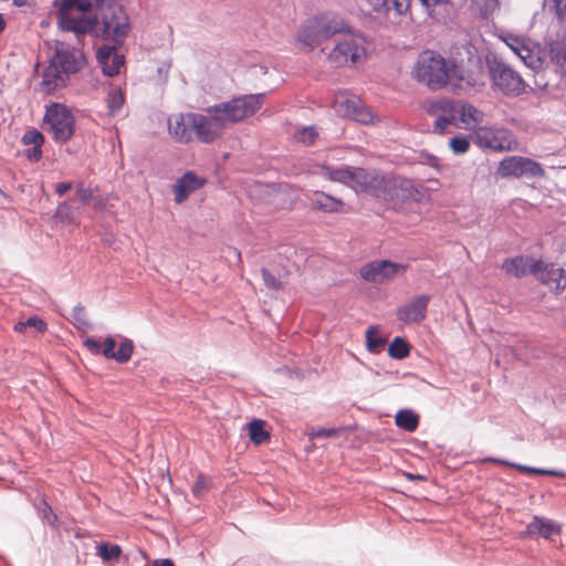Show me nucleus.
<instances>
[{
  "mask_svg": "<svg viewBox=\"0 0 566 566\" xmlns=\"http://www.w3.org/2000/svg\"><path fill=\"white\" fill-rule=\"evenodd\" d=\"M411 75L431 90H439L447 85L454 86L462 80L461 69L433 51H423L419 55Z\"/></svg>",
  "mask_w": 566,
  "mask_h": 566,
  "instance_id": "nucleus-1",
  "label": "nucleus"
},
{
  "mask_svg": "<svg viewBox=\"0 0 566 566\" xmlns=\"http://www.w3.org/2000/svg\"><path fill=\"white\" fill-rule=\"evenodd\" d=\"M348 30V23L338 14L322 12L305 20L295 33V45L310 53L324 41Z\"/></svg>",
  "mask_w": 566,
  "mask_h": 566,
  "instance_id": "nucleus-2",
  "label": "nucleus"
},
{
  "mask_svg": "<svg viewBox=\"0 0 566 566\" xmlns=\"http://www.w3.org/2000/svg\"><path fill=\"white\" fill-rule=\"evenodd\" d=\"M207 116L191 114V126L197 140L209 144L216 140L228 124H234L255 115L259 108H206Z\"/></svg>",
  "mask_w": 566,
  "mask_h": 566,
  "instance_id": "nucleus-3",
  "label": "nucleus"
},
{
  "mask_svg": "<svg viewBox=\"0 0 566 566\" xmlns=\"http://www.w3.org/2000/svg\"><path fill=\"white\" fill-rule=\"evenodd\" d=\"M338 38L331 50L321 49L326 62L333 67H353L367 60V39L359 32L348 30L337 34Z\"/></svg>",
  "mask_w": 566,
  "mask_h": 566,
  "instance_id": "nucleus-4",
  "label": "nucleus"
},
{
  "mask_svg": "<svg viewBox=\"0 0 566 566\" xmlns=\"http://www.w3.org/2000/svg\"><path fill=\"white\" fill-rule=\"evenodd\" d=\"M104 0H53L57 12V25L64 32H73L78 39L94 29V21L87 17L99 8Z\"/></svg>",
  "mask_w": 566,
  "mask_h": 566,
  "instance_id": "nucleus-5",
  "label": "nucleus"
},
{
  "mask_svg": "<svg viewBox=\"0 0 566 566\" xmlns=\"http://www.w3.org/2000/svg\"><path fill=\"white\" fill-rule=\"evenodd\" d=\"M93 21L94 29L90 30L88 33L92 32L117 44L125 40L130 29L129 18L124 8L118 3H109L103 8L101 21L96 18Z\"/></svg>",
  "mask_w": 566,
  "mask_h": 566,
  "instance_id": "nucleus-6",
  "label": "nucleus"
},
{
  "mask_svg": "<svg viewBox=\"0 0 566 566\" xmlns=\"http://www.w3.org/2000/svg\"><path fill=\"white\" fill-rule=\"evenodd\" d=\"M43 124L56 144H65L75 134V117L71 108H45Z\"/></svg>",
  "mask_w": 566,
  "mask_h": 566,
  "instance_id": "nucleus-7",
  "label": "nucleus"
},
{
  "mask_svg": "<svg viewBox=\"0 0 566 566\" xmlns=\"http://www.w3.org/2000/svg\"><path fill=\"white\" fill-rule=\"evenodd\" d=\"M497 174L504 178H542L545 170L541 163L523 156H507L503 158L497 167Z\"/></svg>",
  "mask_w": 566,
  "mask_h": 566,
  "instance_id": "nucleus-8",
  "label": "nucleus"
},
{
  "mask_svg": "<svg viewBox=\"0 0 566 566\" xmlns=\"http://www.w3.org/2000/svg\"><path fill=\"white\" fill-rule=\"evenodd\" d=\"M391 175L376 169L358 167L353 190L376 199L384 200Z\"/></svg>",
  "mask_w": 566,
  "mask_h": 566,
  "instance_id": "nucleus-9",
  "label": "nucleus"
},
{
  "mask_svg": "<svg viewBox=\"0 0 566 566\" xmlns=\"http://www.w3.org/2000/svg\"><path fill=\"white\" fill-rule=\"evenodd\" d=\"M422 198V189L417 187L411 179L391 175L384 200L391 202L397 209L398 205L408 201L420 202Z\"/></svg>",
  "mask_w": 566,
  "mask_h": 566,
  "instance_id": "nucleus-10",
  "label": "nucleus"
},
{
  "mask_svg": "<svg viewBox=\"0 0 566 566\" xmlns=\"http://www.w3.org/2000/svg\"><path fill=\"white\" fill-rule=\"evenodd\" d=\"M407 268V264L390 260H375L363 265L359 270V275L366 282L376 283L402 275Z\"/></svg>",
  "mask_w": 566,
  "mask_h": 566,
  "instance_id": "nucleus-11",
  "label": "nucleus"
},
{
  "mask_svg": "<svg viewBox=\"0 0 566 566\" xmlns=\"http://www.w3.org/2000/svg\"><path fill=\"white\" fill-rule=\"evenodd\" d=\"M495 86L506 95L517 96L525 92L522 76L504 63H495L491 69Z\"/></svg>",
  "mask_w": 566,
  "mask_h": 566,
  "instance_id": "nucleus-12",
  "label": "nucleus"
},
{
  "mask_svg": "<svg viewBox=\"0 0 566 566\" xmlns=\"http://www.w3.org/2000/svg\"><path fill=\"white\" fill-rule=\"evenodd\" d=\"M64 73L77 72L85 63L83 54L64 41H55V53L50 60Z\"/></svg>",
  "mask_w": 566,
  "mask_h": 566,
  "instance_id": "nucleus-13",
  "label": "nucleus"
},
{
  "mask_svg": "<svg viewBox=\"0 0 566 566\" xmlns=\"http://www.w3.org/2000/svg\"><path fill=\"white\" fill-rule=\"evenodd\" d=\"M430 300L431 296L428 294L416 296L410 303L397 308V319L403 324L422 322L427 317Z\"/></svg>",
  "mask_w": 566,
  "mask_h": 566,
  "instance_id": "nucleus-14",
  "label": "nucleus"
},
{
  "mask_svg": "<svg viewBox=\"0 0 566 566\" xmlns=\"http://www.w3.org/2000/svg\"><path fill=\"white\" fill-rule=\"evenodd\" d=\"M543 268L542 260H534L532 256L516 255L507 258L502 263V270L510 275L522 279L528 274L537 275Z\"/></svg>",
  "mask_w": 566,
  "mask_h": 566,
  "instance_id": "nucleus-15",
  "label": "nucleus"
},
{
  "mask_svg": "<svg viewBox=\"0 0 566 566\" xmlns=\"http://www.w3.org/2000/svg\"><path fill=\"white\" fill-rule=\"evenodd\" d=\"M20 143L25 146L23 155L28 161L36 164L42 159L45 136L41 130L34 127L27 128L21 136Z\"/></svg>",
  "mask_w": 566,
  "mask_h": 566,
  "instance_id": "nucleus-16",
  "label": "nucleus"
},
{
  "mask_svg": "<svg viewBox=\"0 0 566 566\" xmlns=\"http://www.w3.org/2000/svg\"><path fill=\"white\" fill-rule=\"evenodd\" d=\"M536 276L555 294H559L566 289V269L559 268L555 263L543 262V268Z\"/></svg>",
  "mask_w": 566,
  "mask_h": 566,
  "instance_id": "nucleus-17",
  "label": "nucleus"
},
{
  "mask_svg": "<svg viewBox=\"0 0 566 566\" xmlns=\"http://www.w3.org/2000/svg\"><path fill=\"white\" fill-rule=\"evenodd\" d=\"M205 184L206 179L199 177L196 172L191 170L184 172L172 187L175 202L182 203L192 192L200 189Z\"/></svg>",
  "mask_w": 566,
  "mask_h": 566,
  "instance_id": "nucleus-18",
  "label": "nucleus"
},
{
  "mask_svg": "<svg viewBox=\"0 0 566 566\" xmlns=\"http://www.w3.org/2000/svg\"><path fill=\"white\" fill-rule=\"evenodd\" d=\"M97 60L103 73L107 76L117 75L124 66V55L118 53L116 46H101L97 51Z\"/></svg>",
  "mask_w": 566,
  "mask_h": 566,
  "instance_id": "nucleus-19",
  "label": "nucleus"
},
{
  "mask_svg": "<svg viewBox=\"0 0 566 566\" xmlns=\"http://www.w3.org/2000/svg\"><path fill=\"white\" fill-rule=\"evenodd\" d=\"M460 111H471L473 116L476 118V132L475 143L485 148L502 151L505 149L503 144L497 140L493 132L486 127H480L479 125L483 122L484 114L481 108H460Z\"/></svg>",
  "mask_w": 566,
  "mask_h": 566,
  "instance_id": "nucleus-20",
  "label": "nucleus"
},
{
  "mask_svg": "<svg viewBox=\"0 0 566 566\" xmlns=\"http://www.w3.org/2000/svg\"><path fill=\"white\" fill-rule=\"evenodd\" d=\"M191 114L192 113L187 114V116L180 114L175 118H168L169 134L180 143H189L192 140L193 129L191 126Z\"/></svg>",
  "mask_w": 566,
  "mask_h": 566,
  "instance_id": "nucleus-21",
  "label": "nucleus"
},
{
  "mask_svg": "<svg viewBox=\"0 0 566 566\" xmlns=\"http://www.w3.org/2000/svg\"><path fill=\"white\" fill-rule=\"evenodd\" d=\"M358 167L329 166L324 165L321 168V175L331 181L343 184L353 189Z\"/></svg>",
  "mask_w": 566,
  "mask_h": 566,
  "instance_id": "nucleus-22",
  "label": "nucleus"
},
{
  "mask_svg": "<svg viewBox=\"0 0 566 566\" xmlns=\"http://www.w3.org/2000/svg\"><path fill=\"white\" fill-rule=\"evenodd\" d=\"M66 77L67 74L50 61L42 73V81L40 83L41 90L45 93H50L62 87L65 85Z\"/></svg>",
  "mask_w": 566,
  "mask_h": 566,
  "instance_id": "nucleus-23",
  "label": "nucleus"
},
{
  "mask_svg": "<svg viewBox=\"0 0 566 566\" xmlns=\"http://www.w3.org/2000/svg\"><path fill=\"white\" fill-rule=\"evenodd\" d=\"M560 526L548 518L542 516H534L526 526V533L530 536L539 535L545 539L551 538L554 534H559Z\"/></svg>",
  "mask_w": 566,
  "mask_h": 566,
  "instance_id": "nucleus-24",
  "label": "nucleus"
},
{
  "mask_svg": "<svg viewBox=\"0 0 566 566\" xmlns=\"http://www.w3.org/2000/svg\"><path fill=\"white\" fill-rule=\"evenodd\" d=\"M312 209L327 213H334L342 210L344 202L342 199L325 193L324 191H315L310 199Z\"/></svg>",
  "mask_w": 566,
  "mask_h": 566,
  "instance_id": "nucleus-25",
  "label": "nucleus"
},
{
  "mask_svg": "<svg viewBox=\"0 0 566 566\" xmlns=\"http://www.w3.org/2000/svg\"><path fill=\"white\" fill-rule=\"evenodd\" d=\"M430 115H437L434 120V133L443 135L449 125L458 128L457 112L460 108H427Z\"/></svg>",
  "mask_w": 566,
  "mask_h": 566,
  "instance_id": "nucleus-26",
  "label": "nucleus"
},
{
  "mask_svg": "<svg viewBox=\"0 0 566 566\" xmlns=\"http://www.w3.org/2000/svg\"><path fill=\"white\" fill-rule=\"evenodd\" d=\"M337 114L345 118L364 125H375L380 117L373 112V108H337Z\"/></svg>",
  "mask_w": 566,
  "mask_h": 566,
  "instance_id": "nucleus-27",
  "label": "nucleus"
},
{
  "mask_svg": "<svg viewBox=\"0 0 566 566\" xmlns=\"http://www.w3.org/2000/svg\"><path fill=\"white\" fill-rule=\"evenodd\" d=\"M507 120L516 128L527 133H534L538 130L546 132L551 129L548 124L542 123L539 118L535 117L534 115L531 116L518 113L509 117Z\"/></svg>",
  "mask_w": 566,
  "mask_h": 566,
  "instance_id": "nucleus-28",
  "label": "nucleus"
},
{
  "mask_svg": "<svg viewBox=\"0 0 566 566\" xmlns=\"http://www.w3.org/2000/svg\"><path fill=\"white\" fill-rule=\"evenodd\" d=\"M419 415L409 408L400 409L395 415V424L407 432H415L419 426Z\"/></svg>",
  "mask_w": 566,
  "mask_h": 566,
  "instance_id": "nucleus-29",
  "label": "nucleus"
},
{
  "mask_svg": "<svg viewBox=\"0 0 566 566\" xmlns=\"http://www.w3.org/2000/svg\"><path fill=\"white\" fill-rule=\"evenodd\" d=\"M370 7L375 11H381V10H390V3L391 8L396 11L397 14L402 15L406 14L411 4V0H366Z\"/></svg>",
  "mask_w": 566,
  "mask_h": 566,
  "instance_id": "nucleus-30",
  "label": "nucleus"
},
{
  "mask_svg": "<svg viewBox=\"0 0 566 566\" xmlns=\"http://www.w3.org/2000/svg\"><path fill=\"white\" fill-rule=\"evenodd\" d=\"M34 507L43 524H46L52 528H56L59 526V517L45 499L42 497L34 502Z\"/></svg>",
  "mask_w": 566,
  "mask_h": 566,
  "instance_id": "nucleus-31",
  "label": "nucleus"
},
{
  "mask_svg": "<svg viewBox=\"0 0 566 566\" xmlns=\"http://www.w3.org/2000/svg\"><path fill=\"white\" fill-rule=\"evenodd\" d=\"M366 348L371 354H379L387 343V338L379 334L378 327L369 326L365 333Z\"/></svg>",
  "mask_w": 566,
  "mask_h": 566,
  "instance_id": "nucleus-32",
  "label": "nucleus"
},
{
  "mask_svg": "<svg viewBox=\"0 0 566 566\" xmlns=\"http://www.w3.org/2000/svg\"><path fill=\"white\" fill-rule=\"evenodd\" d=\"M549 59L555 66L566 71V39L552 42L549 46Z\"/></svg>",
  "mask_w": 566,
  "mask_h": 566,
  "instance_id": "nucleus-33",
  "label": "nucleus"
},
{
  "mask_svg": "<svg viewBox=\"0 0 566 566\" xmlns=\"http://www.w3.org/2000/svg\"><path fill=\"white\" fill-rule=\"evenodd\" d=\"M364 101L361 97L348 88H339L334 93L332 106H359Z\"/></svg>",
  "mask_w": 566,
  "mask_h": 566,
  "instance_id": "nucleus-34",
  "label": "nucleus"
},
{
  "mask_svg": "<svg viewBox=\"0 0 566 566\" xmlns=\"http://www.w3.org/2000/svg\"><path fill=\"white\" fill-rule=\"evenodd\" d=\"M411 346L401 336H396L388 345V355L392 359L402 360L410 355Z\"/></svg>",
  "mask_w": 566,
  "mask_h": 566,
  "instance_id": "nucleus-35",
  "label": "nucleus"
},
{
  "mask_svg": "<svg viewBox=\"0 0 566 566\" xmlns=\"http://www.w3.org/2000/svg\"><path fill=\"white\" fill-rule=\"evenodd\" d=\"M249 438L254 444H261L270 439V433L265 430V422L262 419H253L248 424Z\"/></svg>",
  "mask_w": 566,
  "mask_h": 566,
  "instance_id": "nucleus-36",
  "label": "nucleus"
},
{
  "mask_svg": "<svg viewBox=\"0 0 566 566\" xmlns=\"http://www.w3.org/2000/svg\"><path fill=\"white\" fill-rule=\"evenodd\" d=\"M96 554L103 562H117L123 553L118 544H111L108 542H101L96 546Z\"/></svg>",
  "mask_w": 566,
  "mask_h": 566,
  "instance_id": "nucleus-37",
  "label": "nucleus"
},
{
  "mask_svg": "<svg viewBox=\"0 0 566 566\" xmlns=\"http://www.w3.org/2000/svg\"><path fill=\"white\" fill-rule=\"evenodd\" d=\"M511 468L516 469L520 472L523 473H531V474H538V475H549V476H556V478H566V472L558 469H545V468H537V467H531L526 464L521 463H514L511 464Z\"/></svg>",
  "mask_w": 566,
  "mask_h": 566,
  "instance_id": "nucleus-38",
  "label": "nucleus"
},
{
  "mask_svg": "<svg viewBox=\"0 0 566 566\" xmlns=\"http://www.w3.org/2000/svg\"><path fill=\"white\" fill-rule=\"evenodd\" d=\"M134 353V343L132 339L124 337L123 342L119 344L118 349L115 350V355L113 360L118 364L127 363Z\"/></svg>",
  "mask_w": 566,
  "mask_h": 566,
  "instance_id": "nucleus-39",
  "label": "nucleus"
},
{
  "mask_svg": "<svg viewBox=\"0 0 566 566\" xmlns=\"http://www.w3.org/2000/svg\"><path fill=\"white\" fill-rule=\"evenodd\" d=\"M233 103L234 106H259L262 104L269 103L268 94L265 93H258V94H249L243 95L241 97L234 98Z\"/></svg>",
  "mask_w": 566,
  "mask_h": 566,
  "instance_id": "nucleus-40",
  "label": "nucleus"
},
{
  "mask_svg": "<svg viewBox=\"0 0 566 566\" xmlns=\"http://www.w3.org/2000/svg\"><path fill=\"white\" fill-rule=\"evenodd\" d=\"M318 133L315 126H304L294 134L295 140L305 146L314 145Z\"/></svg>",
  "mask_w": 566,
  "mask_h": 566,
  "instance_id": "nucleus-41",
  "label": "nucleus"
},
{
  "mask_svg": "<svg viewBox=\"0 0 566 566\" xmlns=\"http://www.w3.org/2000/svg\"><path fill=\"white\" fill-rule=\"evenodd\" d=\"M449 147L454 155H463L470 149V140L465 136L458 135L450 138Z\"/></svg>",
  "mask_w": 566,
  "mask_h": 566,
  "instance_id": "nucleus-42",
  "label": "nucleus"
},
{
  "mask_svg": "<svg viewBox=\"0 0 566 566\" xmlns=\"http://www.w3.org/2000/svg\"><path fill=\"white\" fill-rule=\"evenodd\" d=\"M458 128L459 129H476V118L471 111H458Z\"/></svg>",
  "mask_w": 566,
  "mask_h": 566,
  "instance_id": "nucleus-43",
  "label": "nucleus"
},
{
  "mask_svg": "<svg viewBox=\"0 0 566 566\" xmlns=\"http://www.w3.org/2000/svg\"><path fill=\"white\" fill-rule=\"evenodd\" d=\"M212 486L211 479L205 474H199L195 484L191 488L192 495L196 497L202 496Z\"/></svg>",
  "mask_w": 566,
  "mask_h": 566,
  "instance_id": "nucleus-44",
  "label": "nucleus"
},
{
  "mask_svg": "<svg viewBox=\"0 0 566 566\" xmlns=\"http://www.w3.org/2000/svg\"><path fill=\"white\" fill-rule=\"evenodd\" d=\"M72 319L77 327H90L91 325L86 317L85 307L82 304H77L73 307Z\"/></svg>",
  "mask_w": 566,
  "mask_h": 566,
  "instance_id": "nucleus-45",
  "label": "nucleus"
},
{
  "mask_svg": "<svg viewBox=\"0 0 566 566\" xmlns=\"http://www.w3.org/2000/svg\"><path fill=\"white\" fill-rule=\"evenodd\" d=\"M108 106H123L125 93L119 86H112L107 95Z\"/></svg>",
  "mask_w": 566,
  "mask_h": 566,
  "instance_id": "nucleus-46",
  "label": "nucleus"
},
{
  "mask_svg": "<svg viewBox=\"0 0 566 566\" xmlns=\"http://www.w3.org/2000/svg\"><path fill=\"white\" fill-rule=\"evenodd\" d=\"M261 274L263 282L268 289L279 291L282 287L281 281L268 269L262 268Z\"/></svg>",
  "mask_w": 566,
  "mask_h": 566,
  "instance_id": "nucleus-47",
  "label": "nucleus"
},
{
  "mask_svg": "<svg viewBox=\"0 0 566 566\" xmlns=\"http://www.w3.org/2000/svg\"><path fill=\"white\" fill-rule=\"evenodd\" d=\"M115 346H116V342H115L114 337L107 336L104 339V346L101 347V355H103L107 359H113V357L115 355Z\"/></svg>",
  "mask_w": 566,
  "mask_h": 566,
  "instance_id": "nucleus-48",
  "label": "nucleus"
},
{
  "mask_svg": "<svg viewBox=\"0 0 566 566\" xmlns=\"http://www.w3.org/2000/svg\"><path fill=\"white\" fill-rule=\"evenodd\" d=\"M506 43L517 55H523V52L528 54V48L518 38L510 36Z\"/></svg>",
  "mask_w": 566,
  "mask_h": 566,
  "instance_id": "nucleus-49",
  "label": "nucleus"
},
{
  "mask_svg": "<svg viewBox=\"0 0 566 566\" xmlns=\"http://www.w3.org/2000/svg\"><path fill=\"white\" fill-rule=\"evenodd\" d=\"M339 431H342V428H318L312 432L311 437L326 439L335 437Z\"/></svg>",
  "mask_w": 566,
  "mask_h": 566,
  "instance_id": "nucleus-50",
  "label": "nucleus"
},
{
  "mask_svg": "<svg viewBox=\"0 0 566 566\" xmlns=\"http://www.w3.org/2000/svg\"><path fill=\"white\" fill-rule=\"evenodd\" d=\"M24 322L28 327L34 328L40 333L44 332L48 327L46 323L36 315L29 316Z\"/></svg>",
  "mask_w": 566,
  "mask_h": 566,
  "instance_id": "nucleus-51",
  "label": "nucleus"
},
{
  "mask_svg": "<svg viewBox=\"0 0 566 566\" xmlns=\"http://www.w3.org/2000/svg\"><path fill=\"white\" fill-rule=\"evenodd\" d=\"M76 195H77L78 200L82 203H87L93 198V192H92L91 188L85 187L83 182L77 184Z\"/></svg>",
  "mask_w": 566,
  "mask_h": 566,
  "instance_id": "nucleus-52",
  "label": "nucleus"
},
{
  "mask_svg": "<svg viewBox=\"0 0 566 566\" xmlns=\"http://www.w3.org/2000/svg\"><path fill=\"white\" fill-rule=\"evenodd\" d=\"M83 345L85 346V348L93 355H101V343L94 338V337H87L84 342H83Z\"/></svg>",
  "mask_w": 566,
  "mask_h": 566,
  "instance_id": "nucleus-53",
  "label": "nucleus"
},
{
  "mask_svg": "<svg viewBox=\"0 0 566 566\" xmlns=\"http://www.w3.org/2000/svg\"><path fill=\"white\" fill-rule=\"evenodd\" d=\"M73 188L72 181H63L55 185V193L60 197L64 196Z\"/></svg>",
  "mask_w": 566,
  "mask_h": 566,
  "instance_id": "nucleus-54",
  "label": "nucleus"
},
{
  "mask_svg": "<svg viewBox=\"0 0 566 566\" xmlns=\"http://www.w3.org/2000/svg\"><path fill=\"white\" fill-rule=\"evenodd\" d=\"M423 158L426 165L436 169H440L439 158L437 156L429 153H423Z\"/></svg>",
  "mask_w": 566,
  "mask_h": 566,
  "instance_id": "nucleus-55",
  "label": "nucleus"
},
{
  "mask_svg": "<svg viewBox=\"0 0 566 566\" xmlns=\"http://www.w3.org/2000/svg\"><path fill=\"white\" fill-rule=\"evenodd\" d=\"M518 57L521 60L524 61V63L527 65V66H531V67H534L535 66V60L532 55V52L531 50L528 49V54L526 52H523V55H518Z\"/></svg>",
  "mask_w": 566,
  "mask_h": 566,
  "instance_id": "nucleus-56",
  "label": "nucleus"
},
{
  "mask_svg": "<svg viewBox=\"0 0 566 566\" xmlns=\"http://www.w3.org/2000/svg\"><path fill=\"white\" fill-rule=\"evenodd\" d=\"M555 6L559 17L566 15V0H555Z\"/></svg>",
  "mask_w": 566,
  "mask_h": 566,
  "instance_id": "nucleus-57",
  "label": "nucleus"
},
{
  "mask_svg": "<svg viewBox=\"0 0 566 566\" xmlns=\"http://www.w3.org/2000/svg\"><path fill=\"white\" fill-rule=\"evenodd\" d=\"M485 462H490V463H497V464H502V465H505V467H510L511 468V464H514L515 462H510L505 459H501V458H493V457H490V458H486L484 460Z\"/></svg>",
  "mask_w": 566,
  "mask_h": 566,
  "instance_id": "nucleus-58",
  "label": "nucleus"
},
{
  "mask_svg": "<svg viewBox=\"0 0 566 566\" xmlns=\"http://www.w3.org/2000/svg\"><path fill=\"white\" fill-rule=\"evenodd\" d=\"M150 566H175V563L170 558L155 559Z\"/></svg>",
  "mask_w": 566,
  "mask_h": 566,
  "instance_id": "nucleus-59",
  "label": "nucleus"
},
{
  "mask_svg": "<svg viewBox=\"0 0 566 566\" xmlns=\"http://www.w3.org/2000/svg\"><path fill=\"white\" fill-rule=\"evenodd\" d=\"M406 478L409 481H423L426 478L421 474L406 473Z\"/></svg>",
  "mask_w": 566,
  "mask_h": 566,
  "instance_id": "nucleus-60",
  "label": "nucleus"
},
{
  "mask_svg": "<svg viewBox=\"0 0 566 566\" xmlns=\"http://www.w3.org/2000/svg\"><path fill=\"white\" fill-rule=\"evenodd\" d=\"M27 328H28V326L25 325V322H24V321H22V322H18V323L14 325V331H15V332H19V333L24 332Z\"/></svg>",
  "mask_w": 566,
  "mask_h": 566,
  "instance_id": "nucleus-61",
  "label": "nucleus"
},
{
  "mask_svg": "<svg viewBox=\"0 0 566 566\" xmlns=\"http://www.w3.org/2000/svg\"><path fill=\"white\" fill-rule=\"evenodd\" d=\"M108 109H109V115H111V116H116V115H118V114H119V111H120L122 108H115V107H112V108H108Z\"/></svg>",
  "mask_w": 566,
  "mask_h": 566,
  "instance_id": "nucleus-62",
  "label": "nucleus"
},
{
  "mask_svg": "<svg viewBox=\"0 0 566 566\" xmlns=\"http://www.w3.org/2000/svg\"><path fill=\"white\" fill-rule=\"evenodd\" d=\"M6 27V20L3 15L0 13V33L4 30Z\"/></svg>",
  "mask_w": 566,
  "mask_h": 566,
  "instance_id": "nucleus-63",
  "label": "nucleus"
},
{
  "mask_svg": "<svg viewBox=\"0 0 566 566\" xmlns=\"http://www.w3.org/2000/svg\"><path fill=\"white\" fill-rule=\"evenodd\" d=\"M66 208H67L66 201L60 202L57 206V212H60V211H62V209H66Z\"/></svg>",
  "mask_w": 566,
  "mask_h": 566,
  "instance_id": "nucleus-64",
  "label": "nucleus"
}]
</instances>
